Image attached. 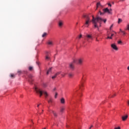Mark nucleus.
<instances>
[{"mask_svg":"<svg viewBox=\"0 0 129 129\" xmlns=\"http://www.w3.org/2000/svg\"><path fill=\"white\" fill-rule=\"evenodd\" d=\"M83 81L81 82V85H80V89H82V87H84V85H83Z\"/></svg>","mask_w":129,"mask_h":129,"instance_id":"2eb2a0df","label":"nucleus"},{"mask_svg":"<svg viewBox=\"0 0 129 129\" xmlns=\"http://www.w3.org/2000/svg\"><path fill=\"white\" fill-rule=\"evenodd\" d=\"M113 27V24H112L111 26L110 27V30H111V28Z\"/></svg>","mask_w":129,"mask_h":129,"instance_id":"f704fd0d","label":"nucleus"},{"mask_svg":"<svg viewBox=\"0 0 129 129\" xmlns=\"http://www.w3.org/2000/svg\"><path fill=\"white\" fill-rule=\"evenodd\" d=\"M113 36H114V34H111L110 37H111V38H112Z\"/></svg>","mask_w":129,"mask_h":129,"instance_id":"ea45409f","label":"nucleus"},{"mask_svg":"<svg viewBox=\"0 0 129 129\" xmlns=\"http://www.w3.org/2000/svg\"><path fill=\"white\" fill-rule=\"evenodd\" d=\"M78 38L79 39H81V38H82V35L80 34Z\"/></svg>","mask_w":129,"mask_h":129,"instance_id":"7c9ffc66","label":"nucleus"},{"mask_svg":"<svg viewBox=\"0 0 129 129\" xmlns=\"http://www.w3.org/2000/svg\"><path fill=\"white\" fill-rule=\"evenodd\" d=\"M111 4L112 5H114V2H112Z\"/></svg>","mask_w":129,"mask_h":129,"instance_id":"c03bdc74","label":"nucleus"},{"mask_svg":"<svg viewBox=\"0 0 129 129\" xmlns=\"http://www.w3.org/2000/svg\"><path fill=\"white\" fill-rule=\"evenodd\" d=\"M61 76H62L63 77H64L65 76V74L63 75V74H61Z\"/></svg>","mask_w":129,"mask_h":129,"instance_id":"a19ab883","label":"nucleus"},{"mask_svg":"<svg viewBox=\"0 0 129 129\" xmlns=\"http://www.w3.org/2000/svg\"><path fill=\"white\" fill-rule=\"evenodd\" d=\"M48 111H49L50 112H52L54 115V116H55V117H56L57 116V113H56V112H55V111H53V110H49Z\"/></svg>","mask_w":129,"mask_h":129,"instance_id":"ddd939ff","label":"nucleus"},{"mask_svg":"<svg viewBox=\"0 0 129 129\" xmlns=\"http://www.w3.org/2000/svg\"><path fill=\"white\" fill-rule=\"evenodd\" d=\"M116 94H114L113 95L111 96V97H114Z\"/></svg>","mask_w":129,"mask_h":129,"instance_id":"e433bc0d","label":"nucleus"},{"mask_svg":"<svg viewBox=\"0 0 129 129\" xmlns=\"http://www.w3.org/2000/svg\"><path fill=\"white\" fill-rule=\"evenodd\" d=\"M127 104H128V106H129V100H128V102H127Z\"/></svg>","mask_w":129,"mask_h":129,"instance_id":"de8ad7c7","label":"nucleus"},{"mask_svg":"<svg viewBox=\"0 0 129 129\" xmlns=\"http://www.w3.org/2000/svg\"><path fill=\"white\" fill-rule=\"evenodd\" d=\"M83 18L85 19V23L84 24L85 27L88 28L89 27V24L91 23V20H90V17L88 15H83Z\"/></svg>","mask_w":129,"mask_h":129,"instance_id":"7ed1b4c3","label":"nucleus"},{"mask_svg":"<svg viewBox=\"0 0 129 129\" xmlns=\"http://www.w3.org/2000/svg\"><path fill=\"white\" fill-rule=\"evenodd\" d=\"M107 36H109V33H107Z\"/></svg>","mask_w":129,"mask_h":129,"instance_id":"8fccbe9b","label":"nucleus"},{"mask_svg":"<svg viewBox=\"0 0 129 129\" xmlns=\"http://www.w3.org/2000/svg\"><path fill=\"white\" fill-rule=\"evenodd\" d=\"M58 26L59 27H61L63 26V22H62V21H59L58 23Z\"/></svg>","mask_w":129,"mask_h":129,"instance_id":"6ab92c4d","label":"nucleus"},{"mask_svg":"<svg viewBox=\"0 0 129 129\" xmlns=\"http://www.w3.org/2000/svg\"><path fill=\"white\" fill-rule=\"evenodd\" d=\"M69 68L70 69H72V70H73V69H74V63H73V62L70 63Z\"/></svg>","mask_w":129,"mask_h":129,"instance_id":"9b49d317","label":"nucleus"},{"mask_svg":"<svg viewBox=\"0 0 129 129\" xmlns=\"http://www.w3.org/2000/svg\"><path fill=\"white\" fill-rule=\"evenodd\" d=\"M51 71H52V68H50L47 72L46 74L47 75H48L49 74V73H50V72H51Z\"/></svg>","mask_w":129,"mask_h":129,"instance_id":"a211bd4d","label":"nucleus"},{"mask_svg":"<svg viewBox=\"0 0 129 129\" xmlns=\"http://www.w3.org/2000/svg\"><path fill=\"white\" fill-rule=\"evenodd\" d=\"M29 70L30 71H32V70H33V67H29Z\"/></svg>","mask_w":129,"mask_h":129,"instance_id":"393cba45","label":"nucleus"},{"mask_svg":"<svg viewBox=\"0 0 129 129\" xmlns=\"http://www.w3.org/2000/svg\"><path fill=\"white\" fill-rule=\"evenodd\" d=\"M127 117H128V116L127 115H126L125 116H122V120H123V121L126 120V119H127Z\"/></svg>","mask_w":129,"mask_h":129,"instance_id":"f8f14e48","label":"nucleus"},{"mask_svg":"<svg viewBox=\"0 0 129 129\" xmlns=\"http://www.w3.org/2000/svg\"><path fill=\"white\" fill-rule=\"evenodd\" d=\"M29 79H28V81L29 82H30V83H32V82H33V79H32V78H33V76L32 75H30L29 76Z\"/></svg>","mask_w":129,"mask_h":129,"instance_id":"1a4fd4ad","label":"nucleus"},{"mask_svg":"<svg viewBox=\"0 0 129 129\" xmlns=\"http://www.w3.org/2000/svg\"><path fill=\"white\" fill-rule=\"evenodd\" d=\"M42 111H44V110H42Z\"/></svg>","mask_w":129,"mask_h":129,"instance_id":"603ef678","label":"nucleus"},{"mask_svg":"<svg viewBox=\"0 0 129 129\" xmlns=\"http://www.w3.org/2000/svg\"><path fill=\"white\" fill-rule=\"evenodd\" d=\"M82 80H83V79H82Z\"/></svg>","mask_w":129,"mask_h":129,"instance_id":"5fc2aeb1","label":"nucleus"},{"mask_svg":"<svg viewBox=\"0 0 129 129\" xmlns=\"http://www.w3.org/2000/svg\"><path fill=\"white\" fill-rule=\"evenodd\" d=\"M125 30H126L127 31H129V23L127 24Z\"/></svg>","mask_w":129,"mask_h":129,"instance_id":"5701e85b","label":"nucleus"},{"mask_svg":"<svg viewBox=\"0 0 129 129\" xmlns=\"http://www.w3.org/2000/svg\"><path fill=\"white\" fill-rule=\"evenodd\" d=\"M60 103H62V104H64V103H65V99L64 98H62L60 99Z\"/></svg>","mask_w":129,"mask_h":129,"instance_id":"dca6fc26","label":"nucleus"},{"mask_svg":"<svg viewBox=\"0 0 129 129\" xmlns=\"http://www.w3.org/2000/svg\"><path fill=\"white\" fill-rule=\"evenodd\" d=\"M83 44H84V42H83Z\"/></svg>","mask_w":129,"mask_h":129,"instance_id":"864d4df0","label":"nucleus"},{"mask_svg":"<svg viewBox=\"0 0 129 129\" xmlns=\"http://www.w3.org/2000/svg\"><path fill=\"white\" fill-rule=\"evenodd\" d=\"M122 1H124V0H122Z\"/></svg>","mask_w":129,"mask_h":129,"instance_id":"6e6d98bb","label":"nucleus"},{"mask_svg":"<svg viewBox=\"0 0 129 129\" xmlns=\"http://www.w3.org/2000/svg\"><path fill=\"white\" fill-rule=\"evenodd\" d=\"M35 90L36 93H38V94H40V97L42 96L43 94L45 95V97H47L48 96V93L45 91H42L41 89H39L37 87L35 88Z\"/></svg>","mask_w":129,"mask_h":129,"instance_id":"f03ea898","label":"nucleus"},{"mask_svg":"<svg viewBox=\"0 0 129 129\" xmlns=\"http://www.w3.org/2000/svg\"><path fill=\"white\" fill-rule=\"evenodd\" d=\"M17 73H18L19 75L22 74L23 73V72L21 70H18Z\"/></svg>","mask_w":129,"mask_h":129,"instance_id":"b1692460","label":"nucleus"},{"mask_svg":"<svg viewBox=\"0 0 129 129\" xmlns=\"http://www.w3.org/2000/svg\"><path fill=\"white\" fill-rule=\"evenodd\" d=\"M57 96H58V93H55V96H54L55 98H57Z\"/></svg>","mask_w":129,"mask_h":129,"instance_id":"cd10ccee","label":"nucleus"},{"mask_svg":"<svg viewBox=\"0 0 129 129\" xmlns=\"http://www.w3.org/2000/svg\"><path fill=\"white\" fill-rule=\"evenodd\" d=\"M84 59L83 58H80L77 59H74L73 62L74 63H77L78 65H81L83 63Z\"/></svg>","mask_w":129,"mask_h":129,"instance_id":"20e7f679","label":"nucleus"},{"mask_svg":"<svg viewBox=\"0 0 129 129\" xmlns=\"http://www.w3.org/2000/svg\"><path fill=\"white\" fill-rule=\"evenodd\" d=\"M48 103H52V99H50L49 101H48Z\"/></svg>","mask_w":129,"mask_h":129,"instance_id":"2f4dec72","label":"nucleus"},{"mask_svg":"<svg viewBox=\"0 0 129 129\" xmlns=\"http://www.w3.org/2000/svg\"><path fill=\"white\" fill-rule=\"evenodd\" d=\"M60 112H64V110H65V108L64 107H61L60 108Z\"/></svg>","mask_w":129,"mask_h":129,"instance_id":"4be33fe9","label":"nucleus"},{"mask_svg":"<svg viewBox=\"0 0 129 129\" xmlns=\"http://www.w3.org/2000/svg\"><path fill=\"white\" fill-rule=\"evenodd\" d=\"M120 31L121 32H123V31H122L121 29H120Z\"/></svg>","mask_w":129,"mask_h":129,"instance_id":"3c124183","label":"nucleus"},{"mask_svg":"<svg viewBox=\"0 0 129 129\" xmlns=\"http://www.w3.org/2000/svg\"><path fill=\"white\" fill-rule=\"evenodd\" d=\"M96 41H97V42H99V40L97 39V38H96Z\"/></svg>","mask_w":129,"mask_h":129,"instance_id":"58836bf2","label":"nucleus"},{"mask_svg":"<svg viewBox=\"0 0 129 129\" xmlns=\"http://www.w3.org/2000/svg\"><path fill=\"white\" fill-rule=\"evenodd\" d=\"M47 33L44 32V33L42 34V38H44V37H46V36H47Z\"/></svg>","mask_w":129,"mask_h":129,"instance_id":"412c9836","label":"nucleus"},{"mask_svg":"<svg viewBox=\"0 0 129 129\" xmlns=\"http://www.w3.org/2000/svg\"><path fill=\"white\" fill-rule=\"evenodd\" d=\"M41 104H39L38 105H37V107H39V105H40Z\"/></svg>","mask_w":129,"mask_h":129,"instance_id":"a18cd8bd","label":"nucleus"},{"mask_svg":"<svg viewBox=\"0 0 129 129\" xmlns=\"http://www.w3.org/2000/svg\"><path fill=\"white\" fill-rule=\"evenodd\" d=\"M121 33H123V35H125V32H124V31H121Z\"/></svg>","mask_w":129,"mask_h":129,"instance_id":"c9c22d12","label":"nucleus"},{"mask_svg":"<svg viewBox=\"0 0 129 129\" xmlns=\"http://www.w3.org/2000/svg\"><path fill=\"white\" fill-rule=\"evenodd\" d=\"M45 60H46L47 61H49V60H50V55L48 53H46V55L45 56Z\"/></svg>","mask_w":129,"mask_h":129,"instance_id":"9d476101","label":"nucleus"},{"mask_svg":"<svg viewBox=\"0 0 129 129\" xmlns=\"http://www.w3.org/2000/svg\"><path fill=\"white\" fill-rule=\"evenodd\" d=\"M68 75H69V77L70 78H72V77H73V76H74V74H73V73H69Z\"/></svg>","mask_w":129,"mask_h":129,"instance_id":"f3484780","label":"nucleus"},{"mask_svg":"<svg viewBox=\"0 0 129 129\" xmlns=\"http://www.w3.org/2000/svg\"><path fill=\"white\" fill-rule=\"evenodd\" d=\"M107 39H112V37L108 36Z\"/></svg>","mask_w":129,"mask_h":129,"instance_id":"72a5a7b5","label":"nucleus"},{"mask_svg":"<svg viewBox=\"0 0 129 129\" xmlns=\"http://www.w3.org/2000/svg\"><path fill=\"white\" fill-rule=\"evenodd\" d=\"M122 22V20L120 18L118 19V24H120Z\"/></svg>","mask_w":129,"mask_h":129,"instance_id":"aec40b11","label":"nucleus"},{"mask_svg":"<svg viewBox=\"0 0 129 129\" xmlns=\"http://www.w3.org/2000/svg\"><path fill=\"white\" fill-rule=\"evenodd\" d=\"M59 74H61V72H58L56 73L52 77V79H55L58 75H59Z\"/></svg>","mask_w":129,"mask_h":129,"instance_id":"6e6552de","label":"nucleus"},{"mask_svg":"<svg viewBox=\"0 0 129 129\" xmlns=\"http://www.w3.org/2000/svg\"><path fill=\"white\" fill-rule=\"evenodd\" d=\"M107 5H108V6L110 7V8H111V4L110 3H108L107 4Z\"/></svg>","mask_w":129,"mask_h":129,"instance_id":"c85d7f7f","label":"nucleus"},{"mask_svg":"<svg viewBox=\"0 0 129 129\" xmlns=\"http://www.w3.org/2000/svg\"><path fill=\"white\" fill-rule=\"evenodd\" d=\"M109 11H110V12L111 13V12H112V9H110L109 10Z\"/></svg>","mask_w":129,"mask_h":129,"instance_id":"4c0bfd02","label":"nucleus"},{"mask_svg":"<svg viewBox=\"0 0 129 129\" xmlns=\"http://www.w3.org/2000/svg\"><path fill=\"white\" fill-rule=\"evenodd\" d=\"M11 77L12 78H15V76L14 75V74H11Z\"/></svg>","mask_w":129,"mask_h":129,"instance_id":"bb28decb","label":"nucleus"},{"mask_svg":"<svg viewBox=\"0 0 129 129\" xmlns=\"http://www.w3.org/2000/svg\"><path fill=\"white\" fill-rule=\"evenodd\" d=\"M43 85H44V87H46V86H47V85H46V84H44Z\"/></svg>","mask_w":129,"mask_h":129,"instance_id":"37998d69","label":"nucleus"},{"mask_svg":"<svg viewBox=\"0 0 129 129\" xmlns=\"http://www.w3.org/2000/svg\"><path fill=\"white\" fill-rule=\"evenodd\" d=\"M86 40L87 42H90V40H93V37H92V35L90 34H87L86 35Z\"/></svg>","mask_w":129,"mask_h":129,"instance_id":"39448f33","label":"nucleus"},{"mask_svg":"<svg viewBox=\"0 0 129 129\" xmlns=\"http://www.w3.org/2000/svg\"><path fill=\"white\" fill-rule=\"evenodd\" d=\"M47 45H48L49 46H52L53 45V42L51 41H47Z\"/></svg>","mask_w":129,"mask_h":129,"instance_id":"4468645a","label":"nucleus"},{"mask_svg":"<svg viewBox=\"0 0 129 129\" xmlns=\"http://www.w3.org/2000/svg\"><path fill=\"white\" fill-rule=\"evenodd\" d=\"M103 11L104 14H105V13H108V14H109L110 15H111L112 14V13L110 11H109V9H108V8H107L103 9Z\"/></svg>","mask_w":129,"mask_h":129,"instance_id":"423d86ee","label":"nucleus"},{"mask_svg":"<svg viewBox=\"0 0 129 129\" xmlns=\"http://www.w3.org/2000/svg\"><path fill=\"white\" fill-rule=\"evenodd\" d=\"M111 47L115 51H117V50H118V48H117V46H116V45H115L114 43L111 44Z\"/></svg>","mask_w":129,"mask_h":129,"instance_id":"0eeeda50","label":"nucleus"},{"mask_svg":"<svg viewBox=\"0 0 129 129\" xmlns=\"http://www.w3.org/2000/svg\"><path fill=\"white\" fill-rule=\"evenodd\" d=\"M118 44H121L122 43V42H121V41L119 40L117 42Z\"/></svg>","mask_w":129,"mask_h":129,"instance_id":"473e14b6","label":"nucleus"},{"mask_svg":"<svg viewBox=\"0 0 129 129\" xmlns=\"http://www.w3.org/2000/svg\"><path fill=\"white\" fill-rule=\"evenodd\" d=\"M100 13V15H104V12H103V13H102L101 12H99Z\"/></svg>","mask_w":129,"mask_h":129,"instance_id":"c756f323","label":"nucleus"},{"mask_svg":"<svg viewBox=\"0 0 129 129\" xmlns=\"http://www.w3.org/2000/svg\"><path fill=\"white\" fill-rule=\"evenodd\" d=\"M127 70L129 71V66L127 67Z\"/></svg>","mask_w":129,"mask_h":129,"instance_id":"09e8293b","label":"nucleus"},{"mask_svg":"<svg viewBox=\"0 0 129 129\" xmlns=\"http://www.w3.org/2000/svg\"><path fill=\"white\" fill-rule=\"evenodd\" d=\"M99 6H100V3H98L97 4V8H98V7H99Z\"/></svg>","mask_w":129,"mask_h":129,"instance_id":"a878e982","label":"nucleus"},{"mask_svg":"<svg viewBox=\"0 0 129 129\" xmlns=\"http://www.w3.org/2000/svg\"><path fill=\"white\" fill-rule=\"evenodd\" d=\"M93 19L92 20V22L93 24H94V27L97 28L98 30L99 29L98 28V25L97 24V23H99L100 24V27H101V22H104V23H106V19H103L100 17H97L96 18H94V16H92Z\"/></svg>","mask_w":129,"mask_h":129,"instance_id":"f257e3e1","label":"nucleus"},{"mask_svg":"<svg viewBox=\"0 0 129 129\" xmlns=\"http://www.w3.org/2000/svg\"><path fill=\"white\" fill-rule=\"evenodd\" d=\"M91 127H93V125H92L90 127L89 129H91Z\"/></svg>","mask_w":129,"mask_h":129,"instance_id":"79ce46f5","label":"nucleus"},{"mask_svg":"<svg viewBox=\"0 0 129 129\" xmlns=\"http://www.w3.org/2000/svg\"><path fill=\"white\" fill-rule=\"evenodd\" d=\"M53 90V91H55V90H56V88H54Z\"/></svg>","mask_w":129,"mask_h":129,"instance_id":"49530a36","label":"nucleus"}]
</instances>
